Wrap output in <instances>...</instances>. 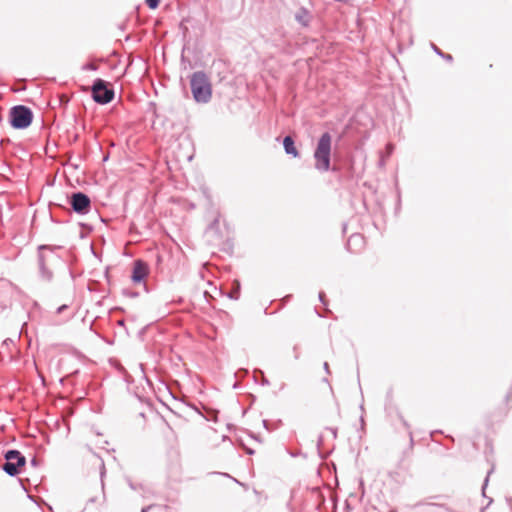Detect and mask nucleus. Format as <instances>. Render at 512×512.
Instances as JSON below:
<instances>
[{"label":"nucleus","mask_w":512,"mask_h":512,"mask_svg":"<svg viewBox=\"0 0 512 512\" xmlns=\"http://www.w3.org/2000/svg\"><path fill=\"white\" fill-rule=\"evenodd\" d=\"M191 92L197 103H208L212 97L209 77L202 71L194 72L190 78Z\"/></svg>","instance_id":"obj_1"},{"label":"nucleus","mask_w":512,"mask_h":512,"mask_svg":"<svg viewBox=\"0 0 512 512\" xmlns=\"http://www.w3.org/2000/svg\"><path fill=\"white\" fill-rule=\"evenodd\" d=\"M332 137L328 132L321 135L314 151L315 168L325 172L330 169Z\"/></svg>","instance_id":"obj_2"},{"label":"nucleus","mask_w":512,"mask_h":512,"mask_svg":"<svg viewBox=\"0 0 512 512\" xmlns=\"http://www.w3.org/2000/svg\"><path fill=\"white\" fill-rule=\"evenodd\" d=\"M33 119L32 111L23 105L15 106L10 111V123L16 129L27 128Z\"/></svg>","instance_id":"obj_3"},{"label":"nucleus","mask_w":512,"mask_h":512,"mask_svg":"<svg viewBox=\"0 0 512 512\" xmlns=\"http://www.w3.org/2000/svg\"><path fill=\"white\" fill-rule=\"evenodd\" d=\"M6 462L3 465V470L10 476H15L19 473V468L26 463L25 457L17 450H9L5 454Z\"/></svg>","instance_id":"obj_4"},{"label":"nucleus","mask_w":512,"mask_h":512,"mask_svg":"<svg viewBox=\"0 0 512 512\" xmlns=\"http://www.w3.org/2000/svg\"><path fill=\"white\" fill-rule=\"evenodd\" d=\"M92 95L97 103L106 104L113 99L114 92L106 87L103 80L97 79L92 87Z\"/></svg>","instance_id":"obj_5"},{"label":"nucleus","mask_w":512,"mask_h":512,"mask_svg":"<svg viewBox=\"0 0 512 512\" xmlns=\"http://www.w3.org/2000/svg\"><path fill=\"white\" fill-rule=\"evenodd\" d=\"M70 204L76 213L86 214L90 210L91 201L86 194L77 192L71 195Z\"/></svg>","instance_id":"obj_6"},{"label":"nucleus","mask_w":512,"mask_h":512,"mask_svg":"<svg viewBox=\"0 0 512 512\" xmlns=\"http://www.w3.org/2000/svg\"><path fill=\"white\" fill-rule=\"evenodd\" d=\"M148 272L149 268L145 262L141 260L135 261L131 276L132 281L135 283H140L148 275Z\"/></svg>","instance_id":"obj_7"},{"label":"nucleus","mask_w":512,"mask_h":512,"mask_svg":"<svg viewBox=\"0 0 512 512\" xmlns=\"http://www.w3.org/2000/svg\"><path fill=\"white\" fill-rule=\"evenodd\" d=\"M45 249H47L45 246H40L39 247V266H40V270H41V275L43 277V279L49 281L52 279V272L46 267V259H47V256L45 254Z\"/></svg>","instance_id":"obj_8"},{"label":"nucleus","mask_w":512,"mask_h":512,"mask_svg":"<svg viewBox=\"0 0 512 512\" xmlns=\"http://www.w3.org/2000/svg\"><path fill=\"white\" fill-rule=\"evenodd\" d=\"M283 146H284L285 152L287 154L292 155L293 157H298L299 156V152L296 149V147L294 145V141H293V139L290 136H286L284 138Z\"/></svg>","instance_id":"obj_9"},{"label":"nucleus","mask_w":512,"mask_h":512,"mask_svg":"<svg viewBox=\"0 0 512 512\" xmlns=\"http://www.w3.org/2000/svg\"><path fill=\"white\" fill-rule=\"evenodd\" d=\"M353 242H362V237L359 234L352 235L348 240V246Z\"/></svg>","instance_id":"obj_10"},{"label":"nucleus","mask_w":512,"mask_h":512,"mask_svg":"<svg viewBox=\"0 0 512 512\" xmlns=\"http://www.w3.org/2000/svg\"><path fill=\"white\" fill-rule=\"evenodd\" d=\"M160 3V0H146V4L151 9H156Z\"/></svg>","instance_id":"obj_11"},{"label":"nucleus","mask_w":512,"mask_h":512,"mask_svg":"<svg viewBox=\"0 0 512 512\" xmlns=\"http://www.w3.org/2000/svg\"><path fill=\"white\" fill-rule=\"evenodd\" d=\"M85 69L95 70L96 66L93 63H88L84 67Z\"/></svg>","instance_id":"obj_12"},{"label":"nucleus","mask_w":512,"mask_h":512,"mask_svg":"<svg viewBox=\"0 0 512 512\" xmlns=\"http://www.w3.org/2000/svg\"><path fill=\"white\" fill-rule=\"evenodd\" d=\"M296 18L299 22L303 23L304 25H307V22L304 20L302 16L297 15Z\"/></svg>","instance_id":"obj_13"},{"label":"nucleus","mask_w":512,"mask_h":512,"mask_svg":"<svg viewBox=\"0 0 512 512\" xmlns=\"http://www.w3.org/2000/svg\"><path fill=\"white\" fill-rule=\"evenodd\" d=\"M324 296H325V295H324V293H323V292H320V293H319V299H320V301H321L322 303H325V302H324Z\"/></svg>","instance_id":"obj_14"},{"label":"nucleus","mask_w":512,"mask_h":512,"mask_svg":"<svg viewBox=\"0 0 512 512\" xmlns=\"http://www.w3.org/2000/svg\"><path fill=\"white\" fill-rule=\"evenodd\" d=\"M324 369L326 370L327 373H329V365L327 362L324 363Z\"/></svg>","instance_id":"obj_15"},{"label":"nucleus","mask_w":512,"mask_h":512,"mask_svg":"<svg viewBox=\"0 0 512 512\" xmlns=\"http://www.w3.org/2000/svg\"><path fill=\"white\" fill-rule=\"evenodd\" d=\"M433 48H434L435 52H437L438 54H440V55H441L440 50H439L435 45H433Z\"/></svg>","instance_id":"obj_16"},{"label":"nucleus","mask_w":512,"mask_h":512,"mask_svg":"<svg viewBox=\"0 0 512 512\" xmlns=\"http://www.w3.org/2000/svg\"><path fill=\"white\" fill-rule=\"evenodd\" d=\"M65 308H66V306H61L58 310H59V312H61Z\"/></svg>","instance_id":"obj_17"},{"label":"nucleus","mask_w":512,"mask_h":512,"mask_svg":"<svg viewBox=\"0 0 512 512\" xmlns=\"http://www.w3.org/2000/svg\"><path fill=\"white\" fill-rule=\"evenodd\" d=\"M446 59L451 60V59H452L451 55H447V56H446Z\"/></svg>","instance_id":"obj_18"},{"label":"nucleus","mask_w":512,"mask_h":512,"mask_svg":"<svg viewBox=\"0 0 512 512\" xmlns=\"http://www.w3.org/2000/svg\"><path fill=\"white\" fill-rule=\"evenodd\" d=\"M148 509H149V508H143V509H142V512H147V510H148Z\"/></svg>","instance_id":"obj_19"},{"label":"nucleus","mask_w":512,"mask_h":512,"mask_svg":"<svg viewBox=\"0 0 512 512\" xmlns=\"http://www.w3.org/2000/svg\"><path fill=\"white\" fill-rule=\"evenodd\" d=\"M47 249L46 250H49V252H52V249H50L48 246H45Z\"/></svg>","instance_id":"obj_20"},{"label":"nucleus","mask_w":512,"mask_h":512,"mask_svg":"<svg viewBox=\"0 0 512 512\" xmlns=\"http://www.w3.org/2000/svg\"><path fill=\"white\" fill-rule=\"evenodd\" d=\"M388 149H389V152H391V149H392L391 145H388Z\"/></svg>","instance_id":"obj_21"},{"label":"nucleus","mask_w":512,"mask_h":512,"mask_svg":"<svg viewBox=\"0 0 512 512\" xmlns=\"http://www.w3.org/2000/svg\"><path fill=\"white\" fill-rule=\"evenodd\" d=\"M389 512H397L395 509H391Z\"/></svg>","instance_id":"obj_22"}]
</instances>
